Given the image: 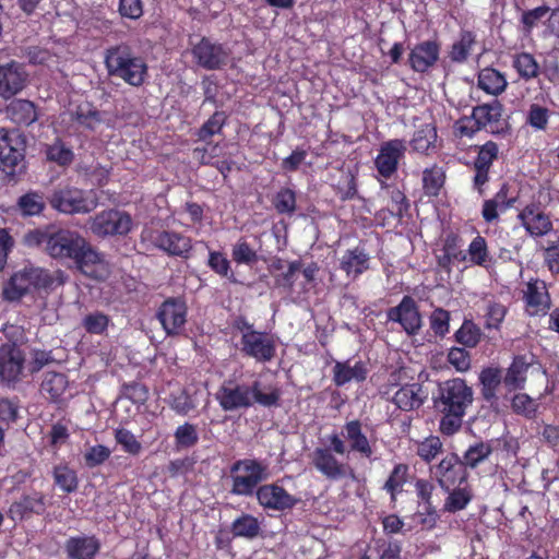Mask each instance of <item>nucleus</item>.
<instances>
[{"instance_id": "nucleus-48", "label": "nucleus", "mask_w": 559, "mask_h": 559, "mask_svg": "<svg viewBox=\"0 0 559 559\" xmlns=\"http://www.w3.org/2000/svg\"><path fill=\"white\" fill-rule=\"evenodd\" d=\"M550 112L547 107L539 104H532L526 114V123L534 130L540 131L547 128Z\"/></svg>"}, {"instance_id": "nucleus-1", "label": "nucleus", "mask_w": 559, "mask_h": 559, "mask_svg": "<svg viewBox=\"0 0 559 559\" xmlns=\"http://www.w3.org/2000/svg\"><path fill=\"white\" fill-rule=\"evenodd\" d=\"M280 396L277 388L262 385L259 381H254L252 385L225 381L216 392V400L226 412L248 408L254 403L271 407L277 404Z\"/></svg>"}, {"instance_id": "nucleus-47", "label": "nucleus", "mask_w": 559, "mask_h": 559, "mask_svg": "<svg viewBox=\"0 0 559 559\" xmlns=\"http://www.w3.org/2000/svg\"><path fill=\"white\" fill-rule=\"evenodd\" d=\"M110 319L107 314L95 311L86 314L82 320V326L90 334L102 335L106 332Z\"/></svg>"}, {"instance_id": "nucleus-49", "label": "nucleus", "mask_w": 559, "mask_h": 559, "mask_svg": "<svg viewBox=\"0 0 559 559\" xmlns=\"http://www.w3.org/2000/svg\"><path fill=\"white\" fill-rule=\"evenodd\" d=\"M480 336V329L472 321H464L455 333L456 341L466 347H475Z\"/></svg>"}, {"instance_id": "nucleus-20", "label": "nucleus", "mask_w": 559, "mask_h": 559, "mask_svg": "<svg viewBox=\"0 0 559 559\" xmlns=\"http://www.w3.org/2000/svg\"><path fill=\"white\" fill-rule=\"evenodd\" d=\"M192 53L198 63L209 70L218 69L226 63L228 58V53L222 45L211 43L206 38H202L193 47Z\"/></svg>"}, {"instance_id": "nucleus-34", "label": "nucleus", "mask_w": 559, "mask_h": 559, "mask_svg": "<svg viewBox=\"0 0 559 559\" xmlns=\"http://www.w3.org/2000/svg\"><path fill=\"white\" fill-rule=\"evenodd\" d=\"M68 385V379L63 373L47 372L41 382L40 390L44 395H48L51 400L58 401L64 395Z\"/></svg>"}, {"instance_id": "nucleus-16", "label": "nucleus", "mask_w": 559, "mask_h": 559, "mask_svg": "<svg viewBox=\"0 0 559 559\" xmlns=\"http://www.w3.org/2000/svg\"><path fill=\"white\" fill-rule=\"evenodd\" d=\"M25 362L23 352L14 344L0 347V382L11 384L20 380Z\"/></svg>"}, {"instance_id": "nucleus-12", "label": "nucleus", "mask_w": 559, "mask_h": 559, "mask_svg": "<svg viewBox=\"0 0 559 559\" xmlns=\"http://www.w3.org/2000/svg\"><path fill=\"white\" fill-rule=\"evenodd\" d=\"M432 474L441 488L450 491L452 488L467 483V471L460 457L449 454L432 469Z\"/></svg>"}, {"instance_id": "nucleus-38", "label": "nucleus", "mask_w": 559, "mask_h": 559, "mask_svg": "<svg viewBox=\"0 0 559 559\" xmlns=\"http://www.w3.org/2000/svg\"><path fill=\"white\" fill-rule=\"evenodd\" d=\"M513 68L516 70L519 75L524 80H531L537 76L539 72V66L533 55L528 52H521L513 57Z\"/></svg>"}, {"instance_id": "nucleus-56", "label": "nucleus", "mask_w": 559, "mask_h": 559, "mask_svg": "<svg viewBox=\"0 0 559 559\" xmlns=\"http://www.w3.org/2000/svg\"><path fill=\"white\" fill-rule=\"evenodd\" d=\"M498 145L495 142L485 143L476 157L474 168L490 169L493 160L498 157Z\"/></svg>"}, {"instance_id": "nucleus-25", "label": "nucleus", "mask_w": 559, "mask_h": 559, "mask_svg": "<svg viewBox=\"0 0 559 559\" xmlns=\"http://www.w3.org/2000/svg\"><path fill=\"white\" fill-rule=\"evenodd\" d=\"M24 159L22 143L17 136L5 134L0 139V163L3 170L13 173Z\"/></svg>"}, {"instance_id": "nucleus-55", "label": "nucleus", "mask_w": 559, "mask_h": 559, "mask_svg": "<svg viewBox=\"0 0 559 559\" xmlns=\"http://www.w3.org/2000/svg\"><path fill=\"white\" fill-rule=\"evenodd\" d=\"M273 204L278 213L293 214L296 210V194L290 189H282L276 193Z\"/></svg>"}, {"instance_id": "nucleus-44", "label": "nucleus", "mask_w": 559, "mask_h": 559, "mask_svg": "<svg viewBox=\"0 0 559 559\" xmlns=\"http://www.w3.org/2000/svg\"><path fill=\"white\" fill-rule=\"evenodd\" d=\"M527 368L528 365L523 358H515L507 371L504 384L512 390L522 388L526 379Z\"/></svg>"}, {"instance_id": "nucleus-19", "label": "nucleus", "mask_w": 559, "mask_h": 559, "mask_svg": "<svg viewBox=\"0 0 559 559\" xmlns=\"http://www.w3.org/2000/svg\"><path fill=\"white\" fill-rule=\"evenodd\" d=\"M342 437L346 440L349 451L360 454L368 460L374 453V440H370L362 431V424L357 420L347 421L342 429Z\"/></svg>"}, {"instance_id": "nucleus-45", "label": "nucleus", "mask_w": 559, "mask_h": 559, "mask_svg": "<svg viewBox=\"0 0 559 559\" xmlns=\"http://www.w3.org/2000/svg\"><path fill=\"white\" fill-rule=\"evenodd\" d=\"M408 466L396 464L384 484V489L391 495L392 500L402 492L404 484L407 481Z\"/></svg>"}, {"instance_id": "nucleus-13", "label": "nucleus", "mask_w": 559, "mask_h": 559, "mask_svg": "<svg viewBox=\"0 0 559 559\" xmlns=\"http://www.w3.org/2000/svg\"><path fill=\"white\" fill-rule=\"evenodd\" d=\"M187 312V305L183 300L169 298L160 305L157 319L167 335H179L185 329Z\"/></svg>"}, {"instance_id": "nucleus-39", "label": "nucleus", "mask_w": 559, "mask_h": 559, "mask_svg": "<svg viewBox=\"0 0 559 559\" xmlns=\"http://www.w3.org/2000/svg\"><path fill=\"white\" fill-rule=\"evenodd\" d=\"M17 206L24 216L39 215L45 209L44 195L40 192H27L19 199Z\"/></svg>"}, {"instance_id": "nucleus-54", "label": "nucleus", "mask_w": 559, "mask_h": 559, "mask_svg": "<svg viewBox=\"0 0 559 559\" xmlns=\"http://www.w3.org/2000/svg\"><path fill=\"white\" fill-rule=\"evenodd\" d=\"M115 439L117 443H119L122 449L131 455H138L142 450L141 442L131 431L124 428H120L115 431Z\"/></svg>"}, {"instance_id": "nucleus-51", "label": "nucleus", "mask_w": 559, "mask_h": 559, "mask_svg": "<svg viewBox=\"0 0 559 559\" xmlns=\"http://www.w3.org/2000/svg\"><path fill=\"white\" fill-rule=\"evenodd\" d=\"M491 451L492 449L489 443L480 442L471 445L464 453L462 463L464 464L465 467H476L480 462H483L490 455Z\"/></svg>"}, {"instance_id": "nucleus-59", "label": "nucleus", "mask_w": 559, "mask_h": 559, "mask_svg": "<svg viewBox=\"0 0 559 559\" xmlns=\"http://www.w3.org/2000/svg\"><path fill=\"white\" fill-rule=\"evenodd\" d=\"M507 309L503 305L497 302H489L485 314V326L487 329H499L504 320Z\"/></svg>"}, {"instance_id": "nucleus-14", "label": "nucleus", "mask_w": 559, "mask_h": 559, "mask_svg": "<svg viewBox=\"0 0 559 559\" xmlns=\"http://www.w3.org/2000/svg\"><path fill=\"white\" fill-rule=\"evenodd\" d=\"M143 239H150L152 243L168 255L188 257L192 249V240L180 233L171 230H159L146 235L143 233Z\"/></svg>"}, {"instance_id": "nucleus-57", "label": "nucleus", "mask_w": 559, "mask_h": 559, "mask_svg": "<svg viewBox=\"0 0 559 559\" xmlns=\"http://www.w3.org/2000/svg\"><path fill=\"white\" fill-rule=\"evenodd\" d=\"M111 451L103 444L90 447L84 453L85 465L90 468L103 464L109 459Z\"/></svg>"}, {"instance_id": "nucleus-50", "label": "nucleus", "mask_w": 559, "mask_h": 559, "mask_svg": "<svg viewBox=\"0 0 559 559\" xmlns=\"http://www.w3.org/2000/svg\"><path fill=\"white\" fill-rule=\"evenodd\" d=\"M231 257L238 264L251 265L258 261L257 251L243 238L233 246Z\"/></svg>"}, {"instance_id": "nucleus-40", "label": "nucleus", "mask_w": 559, "mask_h": 559, "mask_svg": "<svg viewBox=\"0 0 559 559\" xmlns=\"http://www.w3.org/2000/svg\"><path fill=\"white\" fill-rule=\"evenodd\" d=\"M53 479L64 492H73L78 489L79 480L75 471L66 464L57 465L53 468Z\"/></svg>"}, {"instance_id": "nucleus-27", "label": "nucleus", "mask_w": 559, "mask_h": 559, "mask_svg": "<svg viewBox=\"0 0 559 559\" xmlns=\"http://www.w3.org/2000/svg\"><path fill=\"white\" fill-rule=\"evenodd\" d=\"M369 255L361 248L346 250L340 259V266L348 277L357 278L369 269Z\"/></svg>"}, {"instance_id": "nucleus-41", "label": "nucleus", "mask_w": 559, "mask_h": 559, "mask_svg": "<svg viewBox=\"0 0 559 559\" xmlns=\"http://www.w3.org/2000/svg\"><path fill=\"white\" fill-rule=\"evenodd\" d=\"M47 159L59 166H68L74 159L73 151L67 146L60 139H57L46 148Z\"/></svg>"}, {"instance_id": "nucleus-31", "label": "nucleus", "mask_w": 559, "mask_h": 559, "mask_svg": "<svg viewBox=\"0 0 559 559\" xmlns=\"http://www.w3.org/2000/svg\"><path fill=\"white\" fill-rule=\"evenodd\" d=\"M8 115L17 124L29 126L38 118L34 104L26 99H15L8 107Z\"/></svg>"}, {"instance_id": "nucleus-36", "label": "nucleus", "mask_w": 559, "mask_h": 559, "mask_svg": "<svg viewBox=\"0 0 559 559\" xmlns=\"http://www.w3.org/2000/svg\"><path fill=\"white\" fill-rule=\"evenodd\" d=\"M444 508L450 512H456L465 509L472 500V490L467 483L456 486L449 491Z\"/></svg>"}, {"instance_id": "nucleus-32", "label": "nucleus", "mask_w": 559, "mask_h": 559, "mask_svg": "<svg viewBox=\"0 0 559 559\" xmlns=\"http://www.w3.org/2000/svg\"><path fill=\"white\" fill-rule=\"evenodd\" d=\"M467 259L471 264L481 266L486 270L492 266L493 259L484 237L476 236L471 241L467 248Z\"/></svg>"}, {"instance_id": "nucleus-46", "label": "nucleus", "mask_w": 559, "mask_h": 559, "mask_svg": "<svg viewBox=\"0 0 559 559\" xmlns=\"http://www.w3.org/2000/svg\"><path fill=\"white\" fill-rule=\"evenodd\" d=\"M45 510L46 504L44 496L40 493H34L31 496H26L21 501L14 503L11 507L10 512H17L20 514H23L25 512H33L36 514H41L45 512Z\"/></svg>"}, {"instance_id": "nucleus-53", "label": "nucleus", "mask_w": 559, "mask_h": 559, "mask_svg": "<svg viewBox=\"0 0 559 559\" xmlns=\"http://www.w3.org/2000/svg\"><path fill=\"white\" fill-rule=\"evenodd\" d=\"M475 43V36L471 32H463L460 39L453 44L451 50V59L454 61H463L469 55Z\"/></svg>"}, {"instance_id": "nucleus-3", "label": "nucleus", "mask_w": 559, "mask_h": 559, "mask_svg": "<svg viewBox=\"0 0 559 559\" xmlns=\"http://www.w3.org/2000/svg\"><path fill=\"white\" fill-rule=\"evenodd\" d=\"M105 64L110 75L117 76L133 86L143 84L147 74L145 61L135 56L126 45L107 49Z\"/></svg>"}, {"instance_id": "nucleus-17", "label": "nucleus", "mask_w": 559, "mask_h": 559, "mask_svg": "<svg viewBox=\"0 0 559 559\" xmlns=\"http://www.w3.org/2000/svg\"><path fill=\"white\" fill-rule=\"evenodd\" d=\"M78 269L95 280H104L109 274L108 263L104 255L95 250L86 240L85 247L76 252V257L73 258Z\"/></svg>"}, {"instance_id": "nucleus-26", "label": "nucleus", "mask_w": 559, "mask_h": 559, "mask_svg": "<svg viewBox=\"0 0 559 559\" xmlns=\"http://www.w3.org/2000/svg\"><path fill=\"white\" fill-rule=\"evenodd\" d=\"M519 218L527 233L535 237L544 236L552 228L549 217L535 206H526Z\"/></svg>"}, {"instance_id": "nucleus-58", "label": "nucleus", "mask_w": 559, "mask_h": 559, "mask_svg": "<svg viewBox=\"0 0 559 559\" xmlns=\"http://www.w3.org/2000/svg\"><path fill=\"white\" fill-rule=\"evenodd\" d=\"M442 442L439 437L430 436L421 441L417 447V454L429 462L441 451Z\"/></svg>"}, {"instance_id": "nucleus-9", "label": "nucleus", "mask_w": 559, "mask_h": 559, "mask_svg": "<svg viewBox=\"0 0 559 559\" xmlns=\"http://www.w3.org/2000/svg\"><path fill=\"white\" fill-rule=\"evenodd\" d=\"M260 507L266 511L284 512L294 509L300 499L288 492L280 481L260 486L255 491Z\"/></svg>"}, {"instance_id": "nucleus-2", "label": "nucleus", "mask_w": 559, "mask_h": 559, "mask_svg": "<svg viewBox=\"0 0 559 559\" xmlns=\"http://www.w3.org/2000/svg\"><path fill=\"white\" fill-rule=\"evenodd\" d=\"M66 280L62 271L50 274L40 267L25 266L3 284L2 298L10 302L19 301L33 289H52L63 285Z\"/></svg>"}, {"instance_id": "nucleus-52", "label": "nucleus", "mask_w": 559, "mask_h": 559, "mask_svg": "<svg viewBox=\"0 0 559 559\" xmlns=\"http://www.w3.org/2000/svg\"><path fill=\"white\" fill-rule=\"evenodd\" d=\"M199 435L195 426L191 424H183L179 426L175 431L176 448L188 449L197 444Z\"/></svg>"}, {"instance_id": "nucleus-7", "label": "nucleus", "mask_w": 559, "mask_h": 559, "mask_svg": "<svg viewBox=\"0 0 559 559\" xmlns=\"http://www.w3.org/2000/svg\"><path fill=\"white\" fill-rule=\"evenodd\" d=\"M91 233L99 238L124 236L133 228V219L129 213L118 209L98 212L88 221Z\"/></svg>"}, {"instance_id": "nucleus-8", "label": "nucleus", "mask_w": 559, "mask_h": 559, "mask_svg": "<svg viewBox=\"0 0 559 559\" xmlns=\"http://www.w3.org/2000/svg\"><path fill=\"white\" fill-rule=\"evenodd\" d=\"M473 402V391L461 379H451L439 385L436 407L440 412L465 413Z\"/></svg>"}, {"instance_id": "nucleus-35", "label": "nucleus", "mask_w": 559, "mask_h": 559, "mask_svg": "<svg viewBox=\"0 0 559 559\" xmlns=\"http://www.w3.org/2000/svg\"><path fill=\"white\" fill-rule=\"evenodd\" d=\"M72 117L80 126L90 130H95L103 122L102 112L88 102L79 104Z\"/></svg>"}, {"instance_id": "nucleus-22", "label": "nucleus", "mask_w": 559, "mask_h": 559, "mask_svg": "<svg viewBox=\"0 0 559 559\" xmlns=\"http://www.w3.org/2000/svg\"><path fill=\"white\" fill-rule=\"evenodd\" d=\"M27 74L16 62L0 66V96L10 98L21 92L26 84Z\"/></svg>"}, {"instance_id": "nucleus-63", "label": "nucleus", "mask_w": 559, "mask_h": 559, "mask_svg": "<svg viewBox=\"0 0 559 559\" xmlns=\"http://www.w3.org/2000/svg\"><path fill=\"white\" fill-rule=\"evenodd\" d=\"M209 266L221 276H233L230 273V262L222 252L210 251Z\"/></svg>"}, {"instance_id": "nucleus-21", "label": "nucleus", "mask_w": 559, "mask_h": 559, "mask_svg": "<svg viewBox=\"0 0 559 559\" xmlns=\"http://www.w3.org/2000/svg\"><path fill=\"white\" fill-rule=\"evenodd\" d=\"M428 393L418 382L401 385L393 393L391 401L401 411L409 412L419 408L427 400Z\"/></svg>"}, {"instance_id": "nucleus-23", "label": "nucleus", "mask_w": 559, "mask_h": 559, "mask_svg": "<svg viewBox=\"0 0 559 559\" xmlns=\"http://www.w3.org/2000/svg\"><path fill=\"white\" fill-rule=\"evenodd\" d=\"M440 47L433 40L419 43L412 48L408 55V63L416 72H426L439 59Z\"/></svg>"}, {"instance_id": "nucleus-43", "label": "nucleus", "mask_w": 559, "mask_h": 559, "mask_svg": "<svg viewBox=\"0 0 559 559\" xmlns=\"http://www.w3.org/2000/svg\"><path fill=\"white\" fill-rule=\"evenodd\" d=\"M444 183V173L441 167L433 165L423 173V187L428 195H438Z\"/></svg>"}, {"instance_id": "nucleus-30", "label": "nucleus", "mask_w": 559, "mask_h": 559, "mask_svg": "<svg viewBox=\"0 0 559 559\" xmlns=\"http://www.w3.org/2000/svg\"><path fill=\"white\" fill-rule=\"evenodd\" d=\"M507 85L504 75L493 68H485L478 73V86L488 94L499 95Z\"/></svg>"}, {"instance_id": "nucleus-15", "label": "nucleus", "mask_w": 559, "mask_h": 559, "mask_svg": "<svg viewBox=\"0 0 559 559\" xmlns=\"http://www.w3.org/2000/svg\"><path fill=\"white\" fill-rule=\"evenodd\" d=\"M406 152V142L394 139L383 142L374 159L376 168L383 178H390L397 169L400 160Z\"/></svg>"}, {"instance_id": "nucleus-10", "label": "nucleus", "mask_w": 559, "mask_h": 559, "mask_svg": "<svg viewBox=\"0 0 559 559\" xmlns=\"http://www.w3.org/2000/svg\"><path fill=\"white\" fill-rule=\"evenodd\" d=\"M311 464L329 480L355 479L354 469L336 459L331 449L316 448L310 454Z\"/></svg>"}, {"instance_id": "nucleus-4", "label": "nucleus", "mask_w": 559, "mask_h": 559, "mask_svg": "<svg viewBox=\"0 0 559 559\" xmlns=\"http://www.w3.org/2000/svg\"><path fill=\"white\" fill-rule=\"evenodd\" d=\"M269 476V466L262 461L238 460L230 467V492L236 496L250 497L255 493L258 485L266 480Z\"/></svg>"}, {"instance_id": "nucleus-5", "label": "nucleus", "mask_w": 559, "mask_h": 559, "mask_svg": "<svg viewBox=\"0 0 559 559\" xmlns=\"http://www.w3.org/2000/svg\"><path fill=\"white\" fill-rule=\"evenodd\" d=\"M236 329L241 335L240 350L243 355L258 362H267L274 358L276 343L271 334L254 330L252 324L243 320L237 321Z\"/></svg>"}, {"instance_id": "nucleus-37", "label": "nucleus", "mask_w": 559, "mask_h": 559, "mask_svg": "<svg viewBox=\"0 0 559 559\" xmlns=\"http://www.w3.org/2000/svg\"><path fill=\"white\" fill-rule=\"evenodd\" d=\"M436 140V128L430 123H426L414 133L411 146L415 152L428 153V151L433 146Z\"/></svg>"}, {"instance_id": "nucleus-33", "label": "nucleus", "mask_w": 559, "mask_h": 559, "mask_svg": "<svg viewBox=\"0 0 559 559\" xmlns=\"http://www.w3.org/2000/svg\"><path fill=\"white\" fill-rule=\"evenodd\" d=\"M502 115V106L499 102L493 100L490 104H484L473 109L472 117L474 118L477 127L488 128L497 123Z\"/></svg>"}, {"instance_id": "nucleus-61", "label": "nucleus", "mask_w": 559, "mask_h": 559, "mask_svg": "<svg viewBox=\"0 0 559 559\" xmlns=\"http://www.w3.org/2000/svg\"><path fill=\"white\" fill-rule=\"evenodd\" d=\"M225 115L215 112L199 130V139L205 141L212 135L218 133L224 124Z\"/></svg>"}, {"instance_id": "nucleus-28", "label": "nucleus", "mask_w": 559, "mask_h": 559, "mask_svg": "<svg viewBox=\"0 0 559 559\" xmlns=\"http://www.w3.org/2000/svg\"><path fill=\"white\" fill-rule=\"evenodd\" d=\"M367 377V368L362 361L350 360L337 361L333 367V381L337 386H342L350 381H364Z\"/></svg>"}, {"instance_id": "nucleus-60", "label": "nucleus", "mask_w": 559, "mask_h": 559, "mask_svg": "<svg viewBox=\"0 0 559 559\" xmlns=\"http://www.w3.org/2000/svg\"><path fill=\"white\" fill-rule=\"evenodd\" d=\"M450 313L441 308L432 311L430 316V328L435 334L443 336L449 332Z\"/></svg>"}, {"instance_id": "nucleus-6", "label": "nucleus", "mask_w": 559, "mask_h": 559, "mask_svg": "<svg viewBox=\"0 0 559 559\" xmlns=\"http://www.w3.org/2000/svg\"><path fill=\"white\" fill-rule=\"evenodd\" d=\"M49 203L63 214H87L97 207L98 200L93 191L64 186L52 192Z\"/></svg>"}, {"instance_id": "nucleus-24", "label": "nucleus", "mask_w": 559, "mask_h": 559, "mask_svg": "<svg viewBox=\"0 0 559 559\" xmlns=\"http://www.w3.org/2000/svg\"><path fill=\"white\" fill-rule=\"evenodd\" d=\"M523 293L526 310L531 316L544 313L549 308L550 298L545 282L531 280L526 283V288Z\"/></svg>"}, {"instance_id": "nucleus-42", "label": "nucleus", "mask_w": 559, "mask_h": 559, "mask_svg": "<svg viewBox=\"0 0 559 559\" xmlns=\"http://www.w3.org/2000/svg\"><path fill=\"white\" fill-rule=\"evenodd\" d=\"M231 530L235 536L253 538L260 532V523L255 516L243 514L233 522Z\"/></svg>"}, {"instance_id": "nucleus-62", "label": "nucleus", "mask_w": 559, "mask_h": 559, "mask_svg": "<svg viewBox=\"0 0 559 559\" xmlns=\"http://www.w3.org/2000/svg\"><path fill=\"white\" fill-rule=\"evenodd\" d=\"M442 419L440 421V430L445 435H453L462 425L465 413L459 412H441Z\"/></svg>"}, {"instance_id": "nucleus-29", "label": "nucleus", "mask_w": 559, "mask_h": 559, "mask_svg": "<svg viewBox=\"0 0 559 559\" xmlns=\"http://www.w3.org/2000/svg\"><path fill=\"white\" fill-rule=\"evenodd\" d=\"M99 549V543L95 537H71L66 544V550L71 559H93Z\"/></svg>"}, {"instance_id": "nucleus-64", "label": "nucleus", "mask_w": 559, "mask_h": 559, "mask_svg": "<svg viewBox=\"0 0 559 559\" xmlns=\"http://www.w3.org/2000/svg\"><path fill=\"white\" fill-rule=\"evenodd\" d=\"M69 438L70 433L67 425L61 421L52 425L49 432V443L55 450L64 445L69 441Z\"/></svg>"}, {"instance_id": "nucleus-11", "label": "nucleus", "mask_w": 559, "mask_h": 559, "mask_svg": "<svg viewBox=\"0 0 559 559\" xmlns=\"http://www.w3.org/2000/svg\"><path fill=\"white\" fill-rule=\"evenodd\" d=\"M85 247V238L69 229L51 230L47 253L52 258L72 259Z\"/></svg>"}, {"instance_id": "nucleus-18", "label": "nucleus", "mask_w": 559, "mask_h": 559, "mask_svg": "<svg viewBox=\"0 0 559 559\" xmlns=\"http://www.w3.org/2000/svg\"><path fill=\"white\" fill-rule=\"evenodd\" d=\"M388 319L397 322L408 335L416 334L421 328V317L415 300L404 296L399 306L388 311Z\"/></svg>"}]
</instances>
